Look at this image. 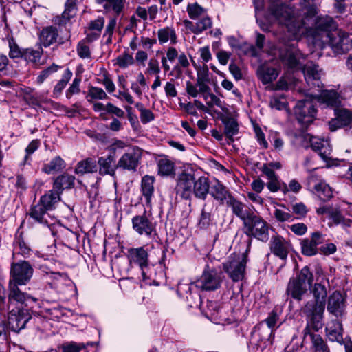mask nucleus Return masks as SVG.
Instances as JSON below:
<instances>
[{"mask_svg":"<svg viewBox=\"0 0 352 352\" xmlns=\"http://www.w3.org/2000/svg\"><path fill=\"white\" fill-rule=\"evenodd\" d=\"M104 19L103 17H98L95 20L91 21L89 23V31H96L101 34V31L104 28Z\"/></svg>","mask_w":352,"mask_h":352,"instance_id":"obj_63","label":"nucleus"},{"mask_svg":"<svg viewBox=\"0 0 352 352\" xmlns=\"http://www.w3.org/2000/svg\"><path fill=\"white\" fill-rule=\"evenodd\" d=\"M58 36L56 27L47 26L42 30L39 34V40L44 47H49L56 43Z\"/></svg>","mask_w":352,"mask_h":352,"instance_id":"obj_28","label":"nucleus"},{"mask_svg":"<svg viewBox=\"0 0 352 352\" xmlns=\"http://www.w3.org/2000/svg\"><path fill=\"white\" fill-rule=\"evenodd\" d=\"M187 12L190 19H197L206 14V10L197 3L189 4Z\"/></svg>","mask_w":352,"mask_h":352,"instance_id":"obj_50","label":"nucleus"},{"mask_svg":"<svg viewBox=\"0 0 352 352\" xmlns=\"http://www.w3.org/2000/svg\"><path fill=\"white\" fill-rule=\"evenodd\" d=\"M225 126V134L230 142H233V136L239 132V125L235 119L232 118H226L223 120Z\"/></svg>","mask_w":352,"mask_h":352,"instance_id":"obj_42","label":"nucleus"},{"mask_svg":"<svg viewBox=\"0 0 352 352\" xmlns=\"http://www.w3.org/2000/svg\"><path fill=\"white\" fill-rule=\"evenodd\" d=\"M17 283H13L12 281L10 282V294L9 298L10 300H13L21 302V304L24 303L29 299H32L31 297L27 296L25 293L22 292L17 287ZM32 300H34L32 298Z\"/></svg>","mask_w":352,"mask_h":352,"instance_id":"obj_44","label":"nucleus"},{"mask_svg":"<svg viewBox=\"0 0 352 352\" xmlns=\"http://www.w3.org/2000/svg\"><path fill=\"white\" fill-rule=\"evenodd\" d=\"M41 142L38 140H33L25 148L26 155L25 156V162L29 160V155L36 151L40 146Z\"/></svg>","mask_w":352,"mask_h":352,"instance_id":"obj_64","label":"nucleus"},{"mask_svg":"<svg viewBox=\"0 0 352 352\" xmlns=\"http://www.w3.org/2000/svg\"><path fill=\"white\" fill-rule=\"evenodd\" d=\"M342 326L338 320H333L328 323L326 327L327 336L331 342L342 344L344 339L342 337Z\"/></svg>","mask_w":352,"mask_h":352,"instance_id":"obj_27","label":"nucleus"},{"mask_svg":"<svg viewBox=\"0 0 352 352\" xmlns=\"http://www.w3.org/2000/svg\"><path fill=\"white\" fill-rule=\"evenodd\" d=\"M336 119L329 122L331 131H336L343 126L352 124V112L346 109H336L334 110Z\"/></svg>","mask_w":352,"mask_h":352,"instance_id":"obj_21","label":"nucleus"},{"mask_svg":"<svg viewBox=\"0 0 352 352\" xmlns=\"http://www.w3.org/2000/svg\"><path fill=\"white\" fill-rule=\"evenodd\" d=\"M74 176L64 173L57 177L54 180V189L60 194L63 190L74 187Z\"/></svg>","mask_w":352,"mask_h":352,"instance_id":"obj_32","label":"nucleus"},{"mask_svg":"<svg viewBox=\"0 0 352 352\" xmlns=\"http://www.w3.org/2000/svg\"><path fill=\"white\" fill-rule=\"evenodd\" d=\"M274 215L276 219L280 222H291L293 221L295 219L291 213L280 209H276Z\"/></svg>","mask_w":352,"mask_h":352,"instance_id":"obj_60","label":"nucleus"},{"mask_svg":"<svg viewBox=\"0 0 352 352\" xmlns=\"http://www.w3.org/2000/svg\"><path fill=\"white\" fill-rule=\"evenodd\" d=\"M98 164L99 166V174L100 175H109L114 176L116 169L118 168L117 164H115L114 157L111 155L99 157Z\"/></svg>","mask_w":352,"mask_h":352,"instance_id":"obj_25","label":"nucleus"},{"mask_svg":"<svg viewBox=\"0 0 352 352\" xmlns=\"http://www.w3.org/2000/svg\"><path fill=\"white\" fill-rule=\"evenodd\" d=\"M77 52L81 58H89L91 57L89 47L86 45L85 41L79 42L77 46Z\"/></svg>","mask_w":352,"mask_h":352,"instance_id":"obj_61","label":"nucleus"},{"mask_svg":"<svg viewBox=\"0 0 352 352\" xmlns=\"http://www.w3.org/2000/svg\"><path fill=\"white\" fill-rule=\"evenodd\" d=\"M208 69L206 65L203 69V71L201 72H198L197 78V87H199V93L204 94L210 91V89L209 86L207 85V82L209 81L208 78Z\"/></svg>","mask_w":352,"mask_h":352,"instance_id":"obj_43","label":"nucleus"},{"mask_svg":"<svg viewBox=\"0 0 352 352\" xmlns=\"http://www.w3.org/2000/svg\"><path fill=\"white\" fill-rule=\"evenodd\" d=\"M107 12L119 15L124 7L125 0H98Z\"/></svg>","mask_w":352,"mask_h":352,"instance_id":"obj_33","label":"nucleus"},{"mask_svg":"<svg viewBox=\"0 0 352 352\" xmlns=\"http://www.w3.org/2000/svg\"><path fill=\"white\" fill-rule=\"evenodd\" d=\"M210 184L208 178L200 177L197 180L194 179L192 194L197 199L205 200L209 193Z\"/></svg>","mask_w":352,"mask_h":352,"instance_id":"obj_26","label":"nucleus"},{"mask_svg":"<svg viewBox=\"0 0 352 352\" xmlns=\"http://www.w3.org/2000/svg\"><path fill=\"white\" fill-rule=\"evenodd\" d=\"M157 36L161 44L166 43L168 41L172 44H175L177 42L176 32L173 28L170 27L160 29L157 31Z\"/></svg>","mask_w":352,"mask_h":352,"instance_id":"obj_39","label":"nucleus"},{"mask_svg":"<svg viewBox=\"0 0 352 352\" xmlns=\"http://www.w3.org/2000/svg\"><path fill=\"white\" fill-rule=\"evenodd\" d=\"M47 210L39 202L31 208L29 214L31 218L39 223L47 225L48 224V218L50 214L47 212Z\"/></svg>","mask_w":352,"mask_h":352,"instance_id":"obj_29","label":"nucleus"},{"mask_svg":"<svg viewBox=\"0 0 352 352\" xmlns=\"http://www.w3.org/2000/svg\"><path fill=\"white\" fill-rule=\"evenodd\" d=\"M209 193L214 199L221 203L226 199L228 195L226 188L219 180L210 185Z\"/></svg>","mask_w":352,"mask_h":352,"instance_id":"obj_35","label":"nucleus"},{"mask_svg":"<svg viewBox=\"0 0 352 352\" xmlns=\"http://www.w3.org/2000/svg\"><path fill=\"white\" fill-rule=\"evenodd\" d=\"M245 233L249 236H253L263 242L268 241L269 227L266 221L261 217L253 214L245 222Z\"/></svg>","mask_w":352,"mask_h":352,"instance_id":"obj_9","label":"nucleus"},{"mask_svg":"<svg viewBox=\"0 0 352 352\" xmlns=\"http://www.w3.org/2000/svg\"><path fill=\"white\" fill-rule=\"evenodd\" d=\"M133 58L131 55L124 53L116 58V64L121 68H126L133 64Z\"/></svg>","mask_w":352,"mask_h":352,"instance_id":"obj_57","label":"nucleus"},{"mask_svg":"<svg viewBox=\"0 0 352 352\" xmlns=\"http://www.w3.org/2000/svg\"><path fill=\"white\" fill-rule=\"evenodd\" d=\"M8 45L10 48L9 56L11 58L23 57V50H22L19 47L12 38L8 39Z\"/></svg>","mask_w":352,"mask_h":352,"instance_id":"obj_54","label":"nucleus"},{"mask_svg":"<svg viewBox=\"0 0 352 352\" xmlns=\"http://www.w3.org/2000/svg\"><path fill=\"white\" fill-rule=\"evenodd\" d=\"M278 320L277 313L272 311L263 322L255 327L252 332L251 342L256 346V352H263L266 347L272 344V336Z\"/></svg>","mask_w":352,"mask_h":352,"instance_id":"obj_3","label":"nucleus"},{"mask_svg":"<svg viewBox=\"0 0 352 352\" xmlns=\"http://www.w3.org/2000/svg\"><path fill=\"white\" fill-rule=\"evenodd\" d=\"M292 210L294 214L296 215V219H302L305 218L308 212L307 206L302 202L292 205Z\"/></svg>","mask_w":352,"mask_h":352,"instance_id":"obj_55","label":"nucleus"},{"mask_svg":"<svg viewBox=\"0 0 352 352\" xmlns=\"http://www.w3.org/2000/svg\"><path fill=\"white\" fill-rule=\"evenodd\" d=\"M208 314L216 323H221L227 320L225 315L226 309L220 307L217 302L210 301L208 304Z\"/></svg>","mask_w":352,"mask_h":352,"instance_id":"obj_30","label":"nucleus"},{"mask_svg":"<svg viewBox=\"0 0 352 352\" xmlns=\"http://www.w3.org/2000/svg\"><path fill=\"white\" fill-rule=\"evenodd\" d=\"M33 268L29 262L26 261L12 263L11 267V274L13 283L18 285H25L32 278Z\"/></svg>","mask_w":352,"mask_h":352,"instance_id":"obj_13","label":"nucleus"},{"mask_svg":"<svg viewBox=\"0 0 352 352\" xmlns=\"http://www.w3.org/2000/svg\"><path fill=\"white\" fill-rule=\"evenodd\" d=\"M302 72L306 82L310 88H317V91H319L322 85L320 78L323 74L322 70L319 68V66L313 62H308L303 67Z\"/></svg>","mask_w":352,"mask_h":352,"instance_id":"obj_14","label":"nucleus"},{"mask_svg":"<svg viewBox=\"0 0 352 352\" xmlns=\"http://www.w3.org/2000/svg\"><path fill=\"white\" fill-rule=\"evenodd\" d=\"M30 318L31 316L27 309L12 310L8 314V324L12 331L18 332L25 327Z\"/></svg>","mask_w":352,"mask_h":352,"instance_id":"obj_16","label":"nucleus"},{"mask_svg":"<svg viewBox=\"0 0 352 352\" xmlns=\"http://www.w3.org/2000/svg\"><path fill=\"white\" fill-rule=\"evenodd\" d=\"M309 142L311 148L318 152L324 161H328L331 159V148L328 141L311 136Z\"/></svg>","mask_w":352,"mask_h":352,"instance_id":"obj_22","label":"nucleus"},{"mask_svg":"<svg viewBox=\"0 0 352 352\" xmlns=\"http://www.w3.org/2000/svg\"><path fill=\"white\" fill-rule=\"evenodd\" d=\"M222 282L221 274L206 265L201 276L196 281L179 283L177 292L179 296L189 302L190 307L198 306L201 302L199 289L214 291L221 287Z\"/></svg>","mask_w":352,"mask_h":352,"instance_id":"obj_2","label":"nucleus"},{"mask_svg":"<svg viewBox=\"0 0 352 352\" xmlns=\"http://www.w3.org/2000/svg\"><path fill=\"white\" fill-rule=\"evenodd\" d=\"M58 66L56 65H52L47 69L43 70L37 77L36 81L38 84H41L44 80L52 74L56 72L58 70Z\"/></svg>","mask_w":352,"mask_h":352,"instance_id":"obj_62","label":"nucleus"},{"mask_svg":"<svg viewBox=\"0 0 352 352\" xmlns=\"http://www.w3.org/2000/svg\"><path fill=\"white\" fill-rule=\"evenodd\" d=\"M324 241L320 232H314L311 239H305L301 242L302 253L306 256H313L317 253V246Z\"/></svg>","mask_w":352,"mask_h":352,"instance_id":"obj_23","label":"nucleus"},{"mask_svg":"<svg viewBox=\"0 0 352 352\" xmlns=\"http://www.w3.org/2000/svg\"><path fill=\"white\" fill-rule=\"evenodd\" d=\"M65 167L64 160L60 156H56L52 159L49 163L45 164L42 170L47 174H54L60 171Z\"/></svg>","mask_w":352,"mask_h":352,"instance_id":"obj_37","label":"nucleus"},{"mask_svg":"<svg viewBox=\"0 0 352 352\" xmlns=\"http://www.w3.org/2000/svg\"><path fill=\"white\" fill-rule=\"evenodd\" d=\"M147 87L146 78L142 73H139L137 76V82H133L131 85V90L138 96L141 97L143 89Z\"/></svg>","mask_w":352,"mask_h":352,"instance_id":"obj_48","label":"nucleus"},{"mask_svg":"<svg viewBox=\"0 0 352 352\" xmlns=\"http://www.w3.org/2000/svg\"><path fill=\"white\" fill-rule=\"evenodd\" d=\"M158 173L163 176H170L175 173L174 163L166 157L160 158L157 162Z\"/></svg>","mask_w":352,"mask_h":352,"instance_id":"obj_40","label":"nucleus"},{"mask_svg":"<svg viewBox=\"0 0 352 352\" xmlns=\"http://www.w3.org/2000/svg\"><path fill=\"white\" fill-rule=\"evenodd\" d=\"M60 195L59 192L53 189L42 196L39 203L47 210H51L54 208V205L60 201Z\"/></svg>","mask_w":352,"mask_h":352,"instance_id":"obj_36","label":"nucleus"},{"mask_svg":"<svg viewBox=\"0 0 352 352\" xmlns=\"http://www.w3.org/2000/svg\"><path fill=\"white\" fill-rule=\"evenodd\" d=\"M228 205L231 207L232 212L239 217L243 222V224L254 214L253 212L249 211L247 206L236 200L234 197H230L228 201Z\"/></svg>","mask_w":352,"mask_h":352,"instance_id":"obj_24","label":"nucleus"},{"mask_svg":"<svg viewBox=\"0 0 352 352\" xmlns=\"http://www.w3.org/2000/svg\"><path fill=\"white\" fill-rule=\"evenodd\" d=\"M313 0H300L301 9L298 12L281 0H270L269 10L289 33V39H300L302 36L327 37V33L336 29L333 19L328 16H317Z\"/></svg>","mask_w":352,"mask_h":352,"instance_id":"obj_1","label":"nucleus"},{"mask_svg":"<svg viewBox=\"0 0 352 352\" xmlns=\"http://www.w3.org/2000/svg\"><path fill=\"white\" fill-rule=\"evenodd\" d=\"M142 157L141 149L134 146L129 148L119 159L118 168L129 171H135Z\"/></svg>","mask_w":352,"mask_h":352,"instance_id":"obj_12","label":"nucleus"},{"mask_svg":"<svg viewBox=\"0 0 352 352\" xmlns=\"http://www.w3.org/2000/svg\"><path fill=\"white\" fill-rule=\"evenodd\" d=\"M346 299L339 291H335L329 295L327 300V311L337 318L345 314Z\"/></svg>","mask_w":352,"mask_h":352,"instance_id":"obj_15","label":"nucleus"},{"mask_svg":"<svg viewBox=\"0 0 352 352\" xmlns=\"http://www.w3.org/2000/svg\"><path fill=\"white\" fill-rule=\"evenodd\" d=\"M310 93L306 94V98L299 100L294 107V114L298 121L303 125L311 124L316 116V110L314 107V98Z\"/></svg>","mask_w":352,"mask_h":352,"instance_id":"obj_10","label":"nucleus"},{"mask_svg":"<svg viewBox=\"0 0 352 352\" xmlns=\"http://www.w3.org/2000/svg\"><path fill=\"white\" fill-rule=\"evenodd\" d=\"M72 77V72L69 69H66L62 75L61 79L59 80L54 87L52 91L53 98H58L61 95L63 90L71 80Z\"/></svg>","mask_w":352,"mask_h":352,"instance_id":"obj_38","label":"nucleus"},{"mask_svg":"<svg viewBox=\"0 0 352 352\" xmlns=\"http://www.w3.org/2000/svg\"><path fill=\"white\" fill-rule=\"evenodd\" d=\"M81 82V79L80 78H75L72 83L70 85L69 87L67 89L65 92V96L67 98L70 99L74 94H77L80 93V84Z\"/></svg>","mask_w":352,"mask_h":352,"instance_id":"obj_58","label":"nucleus"},{"mask_svg":"<svg viewBox=\"0 0 352 352\" xmlns=\"http://www.w3.org/2000/svg\"><path fill=\"white\" fill-rule=\"evenodd\" d=\"M271 252L282 260L287 258L291 245L289 241L280 236H274L270 243Z\"/></svg>","mask_w":352,"mask_h":352,"instance_id":"obj_19","label":"nucleus"},{"mask_svg":"<svg viewBox=\"0 0 352 352\" xmlns=\"http://www.w3.org/2000/svg\"><path fill=\"white\" fill-rule=\"evenodd\" d=\"M324 42H328L329 45L336 54H343L347 52L349 43L350 41L347 34L341 30L336 29L333 32L327 33Z\"/></svg>","mask_w":352,"mask_h":352,"instance_id":"obj_11","label":"nucleus"},{"mask_svg":"<svg viewBox=\"0 0 352 352\" xmlns=\"http://www.w3.org/2000/svg\"><path fill=\"white\" fill-rule=\"evenodd\" d=\"M278 72L273 67L266 68L261 75V80L263 84H268L276 79Z\"/></svg>","mask_w":352,"mask_h":352,"instance_id":"obj_53","label":"nucleus"},{"mask_svg":"<svg viewBox=\"0 0 352 352\" xmlns=\"http://www.w3.org/2000/svg\"><path fill=\"white\" fill-rule=\"evenodd\" d=\"M270 107L277 110H282L287 107V102L283 96H274L270 102Z\"/></svg>","mask_w":352,"mask_h":352,"instance_id":"obj_59","label":"nucleus"},{"mask_svg":"<svg viewBox=\"0 0 352 352\" xmlns=\"http://www.w3.org/2000/svg\"><path fill=\"white\" fill-rule=\"evenodd\" d=\"M154 177L148 175H145L142 179V191L147 203L150 201L154 192Z\"/></svg>","mask_w":352,"mask_h":352,"instance_id":"obj_41","label":"nucleus"},{"mask_svg":"<svg viewBox=\"0 0 352 352\" xmlns=\"http://www.w3.org/2000/svg\"><path fill=\"white\" fill-rule=\"evenodd\" d=\"M127 258L131 265H137L140 267L144 280L151 278L148 254L144 247L129 248L127 252Z\"/></svg>","mask_w":352,"mask_h":352,"instance_id":"obj_8","label":"nucleus"},{"mask_svg":"<svg viewBox=\"0 0 352 352\" xmlns=\"http://www.w3.org/2000/svg\"><path fill=\"white\" fill-rule=\"evenodd\" d=\"M329 216L336 224H343L344 226H349L351 222L349 219H344L337 209L332 208Z\"/></svg>","mask_w":352,"mask_h":352,"instance_id":"obj_56","label":"nucleus"},{"mask_svg":"<svg viewBox=\"0 0 352 352\" xmlns=\"http://www.w3.org/2000/svg\"><path fill=\"white\" fill-rule=\"evenodd\" d=\"M76 14V0H67L65 3V9L62 14L63 23H65Z\"/></svg>","mask_w":352,"mask_h":352,"instance_id":"obj_49","label":"nucleus"},{"mask_svg":"<svg viewBox=\"0 0 352 352\" xmlns=\"http://www.w3.org/2000/svg\"><path fill=\"white\" fill-rule=\"evenodd\" d=\"M87 100L89 103H93L94 100H106L108 98L107 93L100 87L90 86L89 87Z\"/></svg>","mask_w":352,"mask_h":352,"instance_id":"obj_45","label":"nucleus"},{"mask_svg":"<svg viewBox=\"0 0 352 352\" xmlns=\"http://www.w3.org/2000/svg\"><path fill=\"white\" fill-rule=\"evenodd\" d=\"M316 191L318 197L322 201L329 200L333 196L331 188L325 182H321L315 186Z\"/></svg>","mask_w":352,"mask_h":352,"instance_id":"obj_47","label":"nucleus"},{"mask_svg":"<svg viewBox=\"0 0 352 352\" xmlns=\"http://www.w3.org/2000/svg\"><path fill=\"white\" fill-rule=\"evenodd\" d=\"M309 95L314 100H317L325 107L334 108V110L338 109L341 104L340 96L336 91L333 90H324L320 94L311 92Z\"/></svg>","mask_w":352,"mask_h":352,"instance_id":"obj_18","label":"nucleus"},{"mask_svg":"<svg viewBox=\"0 0 352 352\" xmlns=\"http://www.w3.org/2000/svg\"><path fill=\"white\" fill-rule=\"evenodd\" d=\"M248 261V249L241 254H233L223 263V270L234 282L242 280L244 277Z\"/></svg>","mask_w":352,"mask_h":352,"instance_id":"obj_7","label":"nucleus"},{"mask_svg":"<svg viewBox=\"0 0 352 352\" xmlns=\"http://www.w3.org/2000/svg\"><path fill=\"white\" fill-rule=\"evenodd\" d=\"M314 274L308 266L303 267L292 277L287 284L286 292L295 300L300 301L314 283Z\"/></svg>","mask_w":352,"mask_h":352,"instance_id":"obj_5","label":"nucleus"},{"mask_svg":"<svg viewBox=\"0 0 352 352\" xmlns=\"http://www.w3.org/2000/svg\"><path fill=\"white\" fill-rule=\"evenodd\" d=\"M97 170L96 161L92 158H87L79 162L75 168V173L81 175L96 173Z\"/></svg>","mask_w":352,"mask_h":352,"instance_id":"obj_34","label":"nucleus"},{"mask_svg":"<svg viewBox=\"0 0 352 352\" xmlns=\"http://www.w3.org/2000/svg\"><path fill=\"white\" fill-rule=\"evenodd\" d=\"M312 292L314 300L308 301L305 305L302 311L311 316L312 323L316 328H318L321 326L320 322L324 312L327 292L326 287L321 283H316Z\"/></svg>","mask_w":352,"mask_h":352,"instance_id":"obj_4","label":"nucleus"},{"mask_svg":"<svg viewBox=\"0 0 352 352\" xmlns=\"http://www.w3.org/2000/svg\"><path fill=\"white\" fill-rule=\"evenodd\" d=\"M311 350L313 352H330L326 342L318 334H311Z\"/></svg>","mask_w":352,"mask_h":352,"instance_id":"obj_46","label":"nucleus"},{"mask_svg":"<svg viewBox=\"0 0 352 352\" xmlns=\"http://www.w3.org/2000/svg\"><path fill=\"white\" fill-rule=\"evenodd\" d=\"M133 230L140 235L150 236L155 232V226L146 216L138 215L132 219Z\"/></svg>","mask_w":352,"mask_h":352,"instance_id":"obj_20","label":"nucleus"},{"mask_svg":"<svg viewBox=\"0 0 352 352\" xmlns=\"http://www.w3.org/2000/svg\"><path fill=\"white\" fill-rule=\"evenodd\" d=\"M194 177L189 173H182L177 179L175 192L177 195L184 199H188L192 195Z\"/></svg>","mask_w":352,"mask_h":352,"instance_id":"obj_17","label":"nucleus"},{"mask_svg":"<svg viewBox=\"0 0 352 352\" xmlns=\"http://www.w3.org/2000/svg\"><path fill=\"white\" fill-rule=\"evenodd\" d=\"M43 50L38 48V50L26 49L23 50V57L27 61L34 63H38L40 61Z\"/></svg>","mask_w":352,"mask_h":352,"instance_id":"obj_51","label":"nucleus"},{"mask_svg":"<svg viewBox=\"0 0 352 352\" xmlns=\"http://www.w3.org/2000/svg\"><path fill=\"white\" fill-rule=\"evenodd\" d=\"M228 43H229V45L232 48H234L236 50H241L242 48H243L244 54H247L248 52H251L252 55H253V56L255 55L254 47L250 44H248L246 43H244L243 44H239L238 43L237 40L233 36L228 38Z\"/></svg>","mask_w":352,"mask_h":352,"instance_id":"obj_52","label":"nucleus"},{"mask_svg":"<svg viewBox=\"0 0 352 352\" xmlns=\"http://www.w3.org/2000/svg\"><path fill=\"white\" fill-rule=\"evenodd\" d=\"M287 32L286 35L280 34L278 36V39L284 45L280 50V58L282 62L288 67L298 69L301 68L305 57L294 44L287 43V41H293L294 39L289 38V33L287 30Z\"/></svg>","mask_w":352,"mask_h":352,"instance_id":"obj_6","label":"nucleus"},{"mask_svg":"<svg viewBox=\"0 0 352 352\" xmlns=\"http://www.w3.org/2000/svg\"><path fill=\"white\" fill-rule=\"evenodd\" d=\"M184 24L186 28L190 29L192 32L197 34L210 28L212 25V21L210 18L206 14L205 16H201V19L196 23H193L192 22L186 20L184 21Z\"/></svg>","mask_w":352,"mask_h":352,"instance_id":"obj_31","label":"nucleus"}]
</instances>
